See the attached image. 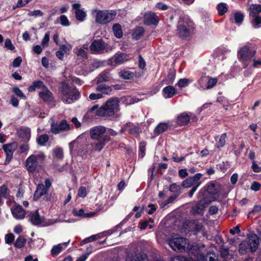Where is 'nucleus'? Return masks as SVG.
I'll return each instance as SVG.
<instances>
[{"label":"nucleus","mask_w":261,"mask_h":261,"mask_svg":"<svg viewBox=\"0 0 261 261\" xmlns=\"http://www.w3.org/2000/svg\"><path fill=\"white\" fill-rule=\"evenodd\" d=\"M119 100L117 97L110 99L98 109L97 105L92 107L89 110V112H93L96 110L95 114L98 116L110 117L113 116L119 110Z\"/></svg>","instance_id":"1"},{"label":"nucleus","mask_w":261,"mask_h":261,"mask_svg":"<svg viewBox=\"0 0 261 261\" xmlns=\"http://www.w3.org/2000/svg\"><path fill=\"white\" fill-rule=\"evenodd\" d=\"M59 94L64 103H71L78 99L80 94L76 88L73 85H69L66 82L61 83L59 88Z\"/></svg>","instance_id":"2"},{"label":"nucleus","mask_w":261,"mask_h":261,"mask_svg":"<svg viewBox=\"0 0 261 261\" xmlns=\"http://www.w3.org/2000/svg\"><path fill=\"white\" fill-rule=\"evenodd\" d=\"M259 245V238L255 233H249L247 240L239 244V252L241 254L254 252Z\"/></svg>","instance_id":"3"},{"label":"nucleus","mask_w":261,"mask_h":261,"mask_svg":"<svg viewBox=\"0 0 261 261\" xmlns=\"http://www.w3.org/2000/svg\"><path fill=\"white\" fill-rule=\"evenodd\" d=\"M194 28V23L188 16L180 17L177 25V33L182 38L189 37Z\"/></svg>","instance_id":"4"},{"label":"nucleus","mask_w":261,"mask_h":261,"mask_svg":"<svg viewBox=\"0 0 261 261\" xmlns=\"http://www.w3.org/2000/svg\"><path fill=\"white\" fill-rule=\"evenodd\" d=\"M92 14L95 15L96 23L103 25L111 22L115 17L116 13L112 10L95 9L92 11Z\"/></svg>","instance_id":"5"},{"label":"nucleus","mask_w":261,"mask_h":261,"mask_svg":"<svg viewBox=\"0 0 261 261\" xmlns=\"http://www.w3.org/2000/svg\"><path fill=\"white\" fill-rule=\"evenodd\" d=\"M111 139V137L109 135H106L101 140H97V142L92 143L90 144H88L89 147V150H82V156L84 157L86 156L88 153H91L93 151H100L104 147L106 144Z\"/></svg>","instance_id":"6"},{"label":"nucleus","mask_w":261,"mask_h":261,"mask_svg":"<svg viewBox=\"0 0 261 261\" xmlns=\"http://www.w3.org/2000/svg\"><path fill=\"white\" fill-rule=\"evenodd\" d=\"M205 247L204 245L200 246L198 244H193L188 250L190 261H205L206 257L202 251V248Z\"/></svg>","instance_id":"7"},{"label":"nucleus","mask_w":261,"mask_h":261,"mask_svg":"<svg viewBox=\"0 0 261 261\" xmlns=\"http://www.w3.org/2000/svg\"><path fill=\"white\" fill-rule=\"evenodd\" d=\"M44 155H31L25 161V167L29 173H33L36 170H38L41 167L40 160H43Z\"/></svg>","instance_id":"8"},{"label":"nucleus","mask_w":261,"mask_h":261,"mask_svg":"<svg viewBox=\"0 0 261 261\" xmlns=\"http://www.w3.org/2000/svg\"><path fill=\"white\" fill-rule=\"evenodd\" d=\"M220 186L219 184L214 181H211L199 191L198 193V198L201 197H207L208 194L212 195H218L220 192Z\"/></svg>","instance_id":"9"},{"label":"nucleus","mask_w":261,"mask_h":261,"mask_svg":"<svg viewBox=\"0 0 261 261\" xmlns=\"http://www.w3.org/2000/svg\"><path fill=\"white\" fill-rule=\"evenodd\" d=\"M168 244L173 250L184 252L188 250L189 241L185 238H176L170 240Z\"/></svg>","instance_id":"10"},{"label":"nucleus","mask_w":261,"mask_h":261,"mask_svg":"<svg viewBox=\"0 0 261 261\" xmlns=\"http://www.w3.org/2000/svg\"><path fill=\"white\" fill-rule=\"evenodd\" d=\"M90 49L95 54H103L112 50V47L105 43L102 39L94 40L90 46Z\"/></svg>","instance_id":"11"},{"label":"nucleus","mask_w":261,"mask_h":261,"mask_svg":"<svg viewBox=\"0 0 261 261\" xmlns=\"http://www.w3.org/2000/svg\"><path fill=\"white\" fill-rule=\"evenodd\" d=\"M30 220L33 225H41L42 227H46L53 225L57 222L54 219H48L46 220L43 217H41L38 213V211H36L34 213H30L29 215Z\"/></svg>","instance_id":"12"},{"label":"nucleus","mask_w":261,"mask_h":261,"mask_svg":"<svg viewBox=\"0 0 261 261\" xmlns=\"http://www.w3.org/2000/svg\"><path fill=\"white\" fill-rule=\"evenodd\" d=\"M183 227L189 232L196 235L203 228V225L197 220H190L186 221L183 224Z\"/></svg>","instance_id":"13"},{"label":"nucleus","mask_w":261,"mask_h":261,"mask_svg":"<svg viewBox=\"0 0 261 261\" xmlns=\"http://www.w3.org/2000/svg\"><path fill=\"white\" fill-rule=\"evenodd\" d=\"M18 144L15 142L3 145V149L4 150L6 156L4 165H7L9 164L10 161L13 158V153L16 150Z\"/></svg>","instance_id":"14"},{"label":"nucleus","mask_w":261,"mask_h":261,"mask_svg":"<svg viewBox=\"0 0 261 261\" xmlns=\"http://www.w3.org/2000/svg\"><path fill=\"white\" fill-rule=\"evenodd\" d=\"M200 198L201 199L191 208V212L193 214H203L205 208L212 201V200L206 197H201Z\"/></svg>","instance_id":"15"},{"label":"nucleus","mask_w":261,"mask_h":261,"mask_svg":"<svg viewBox=\"0 0 261 261\" xmlns=\"http://www.w3.org/2000/svg\"><path fill=\"white\" fill-rule=\"evenodd\" d=\"M126 130H128L130 135L135 137H138L142 132L141 127L138 124L135 125L130 122L123 124L121 126L120 133L124 134Z\"/></svg>","instance_id":"16"},{"label":"nucleus","mask_w":261,"mask_h":261,"mask_svg":"<svg viewBox=\"0 0 261 261\" xmlns=\"http://www.w3.org/2000/svg\"><path fill=\"white\" fill-rule=\"evenodd\" d=\"M255 51L251 50L249 47L245 46L243 47L238 51L239 59L242 61L245 62L251 60V59L254 56ZM244 67H246L247 65L244 63Z\"/></svg>","instance_id":"17"},{"label":"nucleus","mask_w":261,"mask_h":261,"mask_svg":"<svg viewBox=\"0 0 261 261\" xmlns=\"http://www.w3.org/2000/svg\"><path fill=\"white\" fill-rule=\"evenodd\" d=\"M44 182L45 185L41 184H39L37 186L34 195V199L35 200H37L43 195H45L47 193L49 188L51 187V182L49 179H46Z\"/></svg>","instance_id":"18"},{"label":"nucleus","mask_w":261,"mask_h":261,"mask_svg":"<svg viewBox=\"0 0 261 261\" xmlns=\"http://www.w3.org/2000/svg\"><path fill=\"white\" fill-rule=\"evenodd\" d=\"M106 128L102 125H98L92 127L90 130V135L91 139L101 140L106 135Z\"/></svg>","instance_id":"19"},{"label":"nucleus","mask_w":261,"mask_h":261,"mask_svg":"<svg viewBox=\"0 0 261 261\" xmlns=\"http://www.w3.org/2000/svg\"><path fill=\"white\" fill-rule=\"evenodd\" d=\"M159 21L158 16L153 12L145 13L144 16V23L146 25H157Z\"/></svg>","instance_id":"20"},{"label":"nucleus","mask_w":261,"mask_h":261,"mask_svg":"<svg viewBox=\"0 0 261 261\" xmlns=\"http://www.w3.org/2000/svg\"><path fill=\"white\" fill-rule=\"evenodd\" d=\"M39 97L45 102H50L54 100V96L51 92L46 87L43 90L39 92Z\"/></svg>","instance_id":"21"},{"label":"nucleus","mask_w":261,"mask_h":261,"mask_svg":"<svg viewBox=\"0 0 261 261\" xmlns=\"http://www.w3.org/2000/svg\"><path fill=\"white\" fill-rule=\"evenodd\" d=\"M72 9L75 10V17L77 20L80 21H83L86 16V12L80 9L81 4L74 3L72 5Z\"/></svg>","instance_id":"22"},{"label":"nucleus","mask_w":261,"mask_h":261,"mask_svg":"<svg viewBox=\"0 0 261 261\" xmlns=\"http://www.w3.org/2000/svg\"><path fill=\"white\" fill-rule=\"evenodd\" d=\"M70 151L71 153L73 152H76L79 155L82 156V152L81 151L82 150H84V145L80 144L77 140H74L69 144Z\"/></svg>","instance_id":"23"},{"label":"nucleus","mask_w":261,"mask_h":261,"mask_svg":"<svg viewBox=\"0 0 261 261\" xmlns=\"http://www.w3.org/2000/svg\"><path fill=\"white\" fill-rule=\"evenodd\" d=\"M125 261H148V257L144 253L136 254L135 257L132 253H129L126 257Z\"/></svg>","instance_id":"24"},{"label":"nucleus","mask_w":261,"mask_h":261,"mask_svg":"<svg viewBox=\"0 0 261 261\" xmlns=\"http://www.w3.org/2000/svg\"><path fill=\"white\" fill-rule=\"evenodd\" d=\"M12 213L13 217L17 219H23L25 215L24 210L20 205L16 206L12 210Z\"/></svg>","instance_id":"25"},{"label":"nucleus","mask_w":261,"mask_h":261,"mask_svg":"<svg viewBox=\"0 0 261 261\" xmlns=\"http://www.w3.org/2000/svg\"><path fill=\"white\" fill-rule=\"evenodd\" d=\"M191 116L186 113H182L178 116L177 118V123L179 126H185L188 125L190 122Z\"/></svg>","instance_id":"26"},{"label":"nucleus","mask_w":261,"mask_h":261,"mask_svg":"<svg viewBox=\"0 0 261 261\" xmlns=\"http://www.w3.org/2000/svg\"><path fill=\"white\" fill-rule=\"evenodd\" d=\"M47 86L42 81L38 80L33 82L32 84L28 88V90L30 92H35L37 89L43 90Z\"/></svg>","instance_id":"27"},{"label":"nucleus","mask_w":261,"mask_h":261,"mask_svg":"<svg viewBox=\"0 0 261 261\" xmlns=\"http://www.w3.org/2000/svg\"><path fill=\"white\" fill-rule=\"evenodd\" d=\"M169 127L168 123L161 122L155 127L153 133L155 136H158L167 130Z\"/></svg>","instance_id":"28"},{"label":"nucleus","mask_w":261,"mask_h":261,"mask_svg":"<svg viewBox=\"0 0 261 261\" xmlns=\"http://www.w3.org/2000/svg\"><path fill=\"white\" fill-rule=\"evenodd\" d=\"M96 91L100 92L101 94L110 95L112 91V88L105 84H101L96 87Z\"/></svg>","instance_id":"29"},{"label":"nucleus","mask_w":261,"mask_h":261,"mask_svg":"<svg viewBox=\"0 0 261 261\" xmlns=\"http://www.w3.org/2000/svg\"><path fill=\"white\" fill-rule=\"evenodd\" d=\"M176 94V90L172 86H168L165 87L163 90V95L164 97L169 98Z\"/></svg>","instance_id":"30"},{"label":"nucleus","mask_w":261,"mask_h":261,"mask_svg":"<svg viewBox=\"0 0 261 261\" xmlns=\"http://www.w3.org/2000/svg\"><path fill=\"white\" fill-rule=\"evenodd\" d=\"M250 16H258L261 12V5L258 4H251L249 8Z\"/></svg>","instance_id":"31"},{"label":"nucleus","mask_w":261,"mask_h":261,"mask_svg":"<svg viewBox=\"0 0 261 261\" xmlns=\"http://www.w3.org/2000/svg\"><path fill=\"white\" fill-rule=\"evenodd\" d=\"M207 76L203 73L201 77L197 81V88L199 90H206Z\"/></svg>","instance_id":"32"},{"label":"nucleus","mask_w":261,"mask_h":261,"mask_svg":"<svg viewBox=\"0 0 261 261\" xmlns=\"http://www.w3.org/2000/svg\"><path fill=\"white\" fill-rule=\"evenodd\" d=\"M112 79L110 73L108 71H104L99 75L97 82L101 83L102 82L110 81Z\"/></svg>","instance_id":"33"},{"label":"nucleus","mask_w":261,"mask_h":261,"mask_svg":"<svg viewBox=\"0 0 261 261\" xmlns=\"http://www.w3.org/2000/svg\"><path fill=\"white\" fill-rule=\"evenodd\" d=\"M145 30L142 27H138L136 28L133 34V38L136 40H139L141 38L144 33Z\"/></svg>","instance_id":"34"},{"label":"nucleus","mask_w":261,"mask_h":261,"mask_svg":"<svg viewBox=\"0 0 261 261\" xmlns=\"http://www.w3.org/2000/svg\"><path fill=\"white\" fill-rule=\"evenodd\" d=\"M68 243L69 241L64 244H59L58 245L54 246L50 251L51 255L53 256H56L58 255L61 252L63 248V245H65V246H66Z\"/></svg>","instance_id":"35"},{"label":"nucleus","mask_w":261,"mask_h":261,"mask_svg":"<svg viewBox=\"0 0 261 261\" xmlns=\"http://www.w3.org/2000/svg\"><path fill=\"white\" fill-rule=\"evenodd\" d=\"M72 213L75 216L81 217L83 218H88L93 216L92 213H85L84 210L83 208H81L79 211L76 209H73L72 211Z\"/></svg>","instance_id":"36"},{"label":"nucleus","mask_w":261,"mask_h":261,"mask_svg":"<svg viewBox=\"0 0 261 261\" xmlns=\"http://www.w3.org/2000/svg\"><path fill=\"white\" fill-rule=\"evenodd\" d=\"M181 187L176 183H173L169 187V191L173 193V194L179 196L181 194Z\"/></svg>","instance_id":"37"},{"label":"nucleus","mask_w":261,"mask_h":261,"mask_svg":"<svg viewBox=\"0 0 261 261\" xmlns=\"http://www.w3.org/2000/svg\"><path fill=\"white\" fill-rule=\"evenodd\" d=\"M113 31L116 37L121 38L122 37L123 32L120 24L115 23L113 26Z\"/></svg>","instance_id":"38"},{"label":"nucleus","mask_w":261,"mask_h":261,"mask_svg":"<svg viewBox=\"0 0 261 261\" xmlns=\"http://www.w3.org/2000/svg\"><path fill=\"white\" fill-rule=\"evenodd\" d=\"M61 128H62L60 126V123L58 124V123L53 121L50 124V131L53 134L57 135L63 132V130H61Z\"/></svg>","instance_id":"39"},{"label":"nucleus","mask_w":261,"mask_h":261,"mask_svg":"<svg viewBox=\"0 0 261 261\" xmlns=\"http://www.w3.org/2000/svg\"><path fill=\"white\" fill-rule=\"evenodd\" d=\"M226 138L227 134L226 133L222 134L216 143L215 147L218 149H220L224 147L225 145Z\"/></svg>","instance_id":"40"},{"label":"nucleus","mask_w":261,"mask_h":261,"mask_svg":"<svg viewBox=\"0 0 261 261\" xmlns=\"http://www.w3.org/2000/svg\"><path fill=\"white\" fill-rule=\"evenodd\" d=\"M127 60V56L124 53H121L117 57H116L114 60V63L115 64H120L124 63Z\"/></svg>","instance_id":"41"},{"label":"nucleus","mask_w":261,"mask_h":261,"mask_svg":"<svg viewBox=\"0 0 261 261\" xmlns=\"http://www.w3.org/2000/svg\"><path fill=\"white\" fill-rule=\"evenodd\" d=\"M49 140V137L47 134L40 135L37 139V143L40 146H43Z\"/></svg>","instance_id":"42"},{"label":"nucleus","mask_w":261,"mask_h":261,"mask_svg":"<svg viewBox=\"0 0 261 261\" xmlns=\"http://www.w3.org/2000/svg\"><path fill=\"white\" fill-rule=\"evenodd\" d=\"M217 9L219 15H223L227 11V7L226 4L224 3H221L217 6Z\"/></svg>","instance_id":"43"},{"label":"nucleus","mask_w":261,"mask_h":261,"mask_svg":"<svg viewBox=\"0 0 261 261\" xmlns=\"http://www.w3.org/2000/svg\"><path fill=\"white\" fill-rule=\"evenodd\" d=\"M253 19L251 20L252 26L258 29L261 27V17L260 16H252Z\"/></svg>","instance_id":"44"},{"label":"nucleus","mask_w":261,"mask_h":261,"mask_svg":"<svg viewBox=\"0 0 261 261\" xmlns=\"http://www.w3.org/2000/svg\"><path fill=\"white\" fill-rule=\"evenodd\" d=\"M175 71H171L168 72V75L165 79V81L167 84H173L174 79L175 78Z\"/></svg>","instance_id":"45"},{"label":"nucleus","mask_w":261,"mask_h":261,"mask_svg":"<svg viewBox=\"0 0 261 261\" xmlns=\"http://www.w3.org/2000/svg\"><path fill=\"white\" fill-rule=\"evenodd\" d=\"M120 76L123 79L130 80L134 77V73L130 71H121L119 73Z\"/></svg>","instance_id":"46"},{"label":"nucleus","mask_w":261,"mask_h":261,"mask_svg":"<svg viewBox=\"0 0 261 261\" xmlns=\"http://www.w3.org/2000/svg\"><path fill=\"white\" fill-rule=\"evenodd\" d=\"M93 250V247L92 246H89L87 248L86 253L82 255L81 257H79L76 261H85L88 258V256L90 253H91Z\"/></svg>","instance_id":"47"},{"label":"nucleus","mask_w":261,"mask_h":261,"mask_svg":"<svg viewBox=\"0 0 261 261\" xmlns=\"http://www.w3.org/2000/svg\"><path fill=\"white\" fill-rule=\"evenodd\" d=\"M54 155L58 159H63L64 156L63 150L61 147H56L53 150Z\"/></svg>","instance_id":"48"},{"label":"nucleus","mask_w":261,"mask_h":261,"mask_svg":"<svg viewBox=\"0 0 261 261\" xmlns=\"http://www.w3.org/2000/svg\"><path fill=\"white\" fill-rule=\"evenodd\" d=\"M26 242V240L22 237L19 236L16 240L14 246L19 248L23 247Z\"/></svg>","instance_id":"49"},{"label":"nucleus","mask_w":261,"mask_h":261,"mask_svg":"<svg viewBox=\"0 0 261 261\" xmlns=\"http://www.w3.org/2000/svg\"><path fill=\"white\" fill-rule=\"evenodd\" d=\"M218 82L217 78L210 77L207 76L206 90L214 87Z\"/></svg>","instance_id":"50"},{"label":"nucleus","mask_w":261,"mask_h":261,"mask_svg":"<svg viewBox=\"0 0 261 261\" xmlns=\"http://www.w3.org/2000/svg\"><path fill=\"white\" fill-rule=\"evenodd\" d=\"M0 195L2 197L7 198L9 196V190L5 185L0 187Z\"/></svg>","instance_id":"51"},{"label":"nucleus","mask_w":261,"mask_h":261,"mask_svg":"<svg viewBox=\"0 0 261 261\" xmlns=\"http://www.w3.org/2000/svg\"><path fill=\"white\" fill-rule=\"evenodd\" d=\"M190 84V80L186 78L180 79L178 80L176 86H177L179 88H185L188 86Z\"/></svg>","instance_id":"52"},{"label":"nucleus","mask_w":261,"mask_h":261,"mask_svg":"<svg viewBox=\"0 0 261 261\" xmlns=\"http://www.w3.org/2000/svg\"><path fill=\"white\" fill-rule=\"evenodd\" d=\"M75 54L79 58L82 59L83 60H85L87 58L86 51L82 48H77Z\"/></svg>","instance_id":"53"},{"label":"nucleus","mask_w":261,"mask_h":261,"mask_svg":"<svg viewBox=\"0 0 261 261\" xmlns=\"http://www.w3.org/2000/svg\"><path fill=\"white\" fill-rule=\"evenodd\" d=\"M244 15L241 12H237L234 14L235 22L239 25L241 24L244 19Z\"/></svg>","instance_id":"54"},{"label":"nucleus","mask_w":261,"mask_h":261,"mask_svg":"<svg viewBox=\"0 0 261 261\" xmlns=\"http://www.w3.org/2000/svg\"><path fill=\"white\" fill-rule=\"evenodd\" d=\"M12 91L18 97L23 99H26V96L22 91L17 87L13 88Z\"/></svg>","instance_id":"55"},{"label":"nucleus","mask_w":261,"mask_h":261,"mask_svg":"<svg viewBox=\"0 0 261 261\" xmlns=\"http://www.w3.org/2000/svg\"><path fill=\"white\" fill-rule=\"evenodd\" d=\"M181 186L184 188H189L191 187H193L195 186L194 183H193V181H192V179H191L190 177L186 179L184 181H182L181 184Z\"/></svg>","instance_id":"56"},{"label":"nucleus","mask_w":261,"mask_h":261,"mask_svg":"<svg viewBox=\"0 0 261 261\" xmlns=\"http://www.w3.org/2000/svg\"><path fill=\"white\" fill-rule=\"evenodd\" d=\"M60 126L63 132L68 131L70 129V125L66 120H63L60 122Z\"/></svg>","instance_id":"57"},{"label":"nucleus","mask_w":261,"mask_h":261,"mask_svg":"<svg viewBox=\"0 0 261 261\" xmlns=\"http://www.w3.org/2000/svg\"><path fill=\"white\" fill-rule=\"evenodd\" d=\"M60 24L62 26L68 27L70 25V22L66 16L62 15L60 17Z\"/></svg>","instance_id":"58"},{"label":"nucleus","mask_w":261,"mask_h":261,"mask_svg":"<svg viewBox=\"0 0 261 261\" xmlns=\"http://www.w3.org/2000/svg\"><path fill=\"white\" fill-rule=\"evenodd\" d=\"M19 134L22 137H27L30 134V129L29 128H21L19 130Z\"/></svg>","instance_id":"59"},{"label":"nucleus","mask_w":261,"mask_h":261,"mask_svg":"<svg viewBox=\"0 0 261 261\" xmlns=\"http://www.w3.org/2000/svg\"><path fill=\"white\" fill-rule=\"evenodd\" d=\"M119 227V225H117L113 228L105 231L102 232V235L104 236H110L117 231V229Z\"/></svg>","instance_id":"60"},{"label":"nucleus","mask_w":261,"mask_h":261,"mask_svg":"<svg viewBox=\"0 0 261 261\" xmlns=\"http://www.w3.org/2000/svg\"><path fill=\"white\" fill-rule=\"evenodd\" d=\"M22 62V58L19 56L15 58L12 62V66L14 68H17L20 66Z\"/></svg>","instance_id":"61"},{"label":"nucleus","mask_w":261,"mask_h":261,"mask_svg":"<svg viewBox=\"0 0 261 261\" xmlns=\"http://www.w3.org/2000/svg\"><path fill=\"white\" fill-rule=\"evenodd\" d=\"M87 195V190L85 187H81L78 191V196L82 198H84Z\"/></svg>","instance_id":"62"},{"label":"nucleus","mask_w":261,"mask_h":261,"mask_svg":"<svg viewBox=\"0 0 261 261\" xmlns=\"http://www.w3.org/2000/svg\"><path fill=\"white\" fill-rule=\"evenodd\" d=\"M14 234L11 233L6 234L5 236L6 243L9 244H11L14 240Z\"/></svg>","instance_id":"63"},{"label":"nucleus","mask_w":261,"mask_h":261,"mask_svg":"<svg viewBox=\"0 0 261 261\" xmlns=\"http://www.w3.org/2000/svg\"><path fill=\"white\" fill-rule=\"evenodd\" d=\"M170 261H190V260L184 256H175L171 258Z\"/></svg>","instance_id":"64"}]
</instances>
